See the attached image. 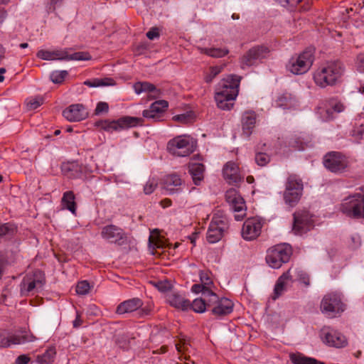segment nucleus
<instances>
[{
	"label": "nucleus",
	"instance_id": "obj_5",
	"mask_svg": "<svg viewBox=\"0 0 364 364\" xmlns=\"http://www.w3.org/2000/svg\"><path fill=\"white\" fill-rule=\"evenodd\" d=\"M314 61L313 50L306 49L298 55H293L287 64V69L294 75L306 73Z\"/></svg>",
	"mask_w": 364,
	"mask_h": 364
},
{
	"label": "nucleus",
	"instance_id": "obj_40",
	"mask_svg": "<svg viewBox=\"0 0 364 364\" xmlns=\"http://www.w3.org/2000/svg\"><path fill=\"white\" fill-rule=\"evenodd\" d=\"M55 350L53 348L47 349L44 353L37 356V362L39 364H51L53 362Z\"/></svg>",
	"mask_w": 364,
	"mask_h": 364
},
{
	"label": "nucleus",
	"instance_id": "obj_59",
	"mask_svg": "<svg viewBox=\"0 0 364 364\" xmlns=\"http://www.w3.org/2000/svg\"><path fill=\"white\" fill-rule=\"evenodd\" d=\"M160 36L159 29L156 27L151 28L147 33H146V37L149 40H154L156 38H159Z\"/></svg>",
	"mask_w": 364,
	"mask_h": 364
},
{
	"label": "nucleus",
	"instance_id": "obj_16",
	"mask_svg": "<svg viewBox=\"0 0 364 364\" xmlns=\"http://www.w3.org/2000/svg\"><path fill=\"white\" fill-rule=\"evenodd\" d=\"M226 201L229 203L231 208L236 213L235 218L236 220H241L245 215L246 205L245 202L241 195L235 188H230L225 193Z\"/></svg>",
	"mask_w": 364,
	"mask_h": 364
},
{
	"label": "nucleus",
	"instance_id": "obj_57",
	"mask_svg": "<svg viewBox=\"0 0 364 364\" xmlns=\"http://www.w3.org/2000/svg\"><path fill=\"white\" fill-rule=\"evenodd\" d=\"M357 69L360 73H364V53H360L357 57Z\"/></svg>",
	"mask_w": 364,
	"mask_h": 364
},
{
	"label": "nucleus",
	"instance_id": "obj_7",
	"mask_svg": "<svg viewBox=\"0 0 364 364\" xmlns=\"http://www.w3.org/2000/svg\"><path fill=\"white\" fill-rule=\"evenodd\" d=\"M352 164L351 159L340 151L328 152L323 157V165L331 172L343 173Z\"/></svg>",
	"mask_w": 364,
	"mask_h": 364
},
{
	"label": "nucleus",
	"instance_id": "obj_36",
	"mask_svg": "<svg viewBox=\"0 0 364 364\" xmlns=\"http://www.w3.org/2000/svg\"><path fill=\"white\" fill-rule=\"evenodd\" d=\"M84 84L90 87H97L114 85L115 81L110 77L95 78L85 81Z\"/></svg>",
	"mask_w": 364,
	"mask_h": 364
},
{
	"label": "nucleus",
	"instance_id": "obj_31",
	"mask_svg": "<svg viewBox=\"0 0 364 364\" xmlns=\"http://www.w3.org/2000/svg\"><path fill=\"white\" fill-rule=\"evenodd\" d=\"M343 109V104L332 99L328 102V105L325 108V110L321 112V114L324 120H331L334 117V113H340Z\"/></svg>",
	"mask_w": 364,
	"mask_h": 364
},
{
	"label": "nucleus",
	"instance_id": "obj_24",
	"mask_svg": "<svg viewBox=\"0 0 364 364\" xmlns=\"http://www.w3.org/2000/svg\"><path fill=\"white\" fill-rule=\"evenodd\" d=\"M291 269H289L278 278L272 296L273 300H276L282 296L284 292L287 291V288L293 283L294 279L291 274Z\"/></svg>",
	"mask_w": 364,
	"mask_h": 364
},
{
	"label": "nucleus",
	"instance_id": "obj_61",
	"mask_svg": "<svg viewBox=\"0 0 364 364\" xmlns=\"http://www.w3.org/2000/svg\"><path fill=\"white\" fill-rule=\"evenodd\" d=\"M62 0H50L47 4V10L48 12H53L55 10L56 6L60 5Z\"/></svg>",
	"mask_w": 364,
	"mask_h": 364
},
{
	"label": "nucleus",
	"instance_id": "obj_54",
	"mask_svg": "<svg viewBox=\"0 0 364 364\" xmlns=\"http://www.w3.org/2000/svg\"><path fill=\"white\" fill-rule=\"evenodd\" d=\"M53 50H40L38 51L36 55L38 58L45 60H53Z\"/></svg>",
	"mask_w": 364,
	"mask_h": 364
},
{
	"label": "nucleus",
	"instance_id": "obj_46",
	"mask_svg": "<svg viewBox=\"0 0 364 364\" xmlns=\"http://www.w3.org/2000/svg\"><path fill=\"white\" fill-rule=\"evenodd\" d=\"M68 61L69 60H88L91 59V55L87 52H75L72 54L70 51L68 53Z\"/></svg>",
	"mask_w": 364,
	"mask_h": 364
},
{
	"label": "nucleus",
	"instance_id": "obj_10",
	"mask_svg": "<svg viewBox=\"0 0 364 364\" xmlns=\"http://www.w3.org/2000/svg\"><path fill=\"white\" fill-rule=\"evenodd\" d=\"M229 228L228 218L222 215L215 214L210 223L206 239L209 243L213 244L220 241Z\"/></svg>",
	"mask_w": 364,
	"mask_h": 364
},
{
	"label": "nucleus",
	"instance_id": "obj_39",
	"mask_svg": "<svg viewBox=\"0 0 364 364\" xmlns=\"http://www.w3.org/2000/svg\"><path fill=\"white\" fill-rule=\"evenodd\" d=\"M295 102L296 100L291 95L286 93L278 97L276 100V105L277 107L284 109H289L294 105Z\"/></svg>",
	"mask_w": 364,
	"mask_h": 364
},
{
	"label": "nucleus",
	"instance_id": "obj_58",
	"mask_svg": "<svg viewBox=\"0 0 364 364\" xmlns=\"http://www.w3.org/2000/svg\"><path fill=\"white\" fill-rule=\"evenodd\" d=\"M302 0H279L283 6L296 7Z\"/></svg>",
	"mask_w": 364,
	"mask_h": 364
},
{
	"label": "nucleus",
	"instance_id": "obj_26",
	"mask_svg": "<svg viewBox=\"0 0 364 364\" xmlns=\"http://www.w3.org/2000/svg\"><path fill=\"white\" fill-rule=\"evenodd\" d=\"M166 300L171 306L182 311H186L191 307V301L174 290L166 293Z\"/></svg>",
	"mask_w": 364,
	"mask_h": 364
},
{
	"label": "nucleus",
	"instance_id": "obj_28",
	"mask_svg": "<svg viewBox=\"0 0 364 364\" xmlns=\"http://www.w3.org/2000/svg\"><path fill=\"white\" fill-rule=\"evenodd\" d=\"M144 303L139 298H132L121 302L116 309V314L122 315L129 314L139 309Z\"/></svg>",
	"mask_w": 364,
	"mask_h": 364
},
{
	"label": "nucleus",
	"instance_id": "obj_64",
	"mask_svg": "<svg viewBox=\"0 0 364 364\" xmlns=\"http://www.w3.org/2000/svg\"><path fill=\"white\" fill-rule=\"evenodd\" d=\"M151 307H149V306H145V307H141L140 308V311L139 312L140 316H147V315H149L151 314Z\"/></svg>",
	"mask_w": 364,
	"mask_h": 364
},
{
	"label": "nucleus",
	"instance_id": "obj_55",
	"mask_svg": "<svg viewBox=\"0 0 364 364\" xmlns=\"http://www.w3.org/2000/svg\"><path fill=\"white\" fill-rule=\"evenodd\" d=\"M157 186V183L154 180H149L144 186V191L145 194L152 193Z\"/></svg>",
	"mask_w": 364,
	"mask_h": 364
},
{
	"label": "nucleus",
	"instance_id": "obj_27",
	"mask_svg": "<svg viewBox=\"0 0 364 364\" xmlns=\"http://www.w3.org/2000/svg\"><path fill=\"white\" fill-rule=\"evenodd\" d=\"M257 119V114L254 111H245L241 118L242 135L249 138L253 132Z\"/></svg>",
	"mask_w": 364,
	"mask_h": 364
},
{
	"label": "nucleus",
	"instance_id": "obj_15",
	"mask_svg": "<svg viewBox=\"0 0 364 364\" xmlns=\"http://www.w3.org/2000/svg\"><path fill=\"white\" fill-rule=\"evenodd\" d=\"M270 49L265 46H257L250 49L241 58V66H252L269 57Z\"/></svg>",
	"mask_w": 364,
	"mask_h": 364
},
{
	"label": "nucleus",
	"instance_id": "obj_32",
	"mask_svg": "<svg viewBox=\"0 0 364 364\" xmlns=\"http://www.w3.org/2000/svg\"><path fill=\"white\" fill-rule=\"evenodd\" d=\"M205 166L200 163H191L188 165V172L195 185H200L204 178Z\"/></svg>",
	"mask_w": 364,
	"mask_h": 364
},
{
	"label": "nucleus",
	"instance_id": "obj_19",
	"mask_svg": "<svg viewBox=\"0 0 364 364\" xmlns=\"http://www.w3.org/2000/svg\"><path fill=\"white\" fill-rule=\"evenodd\" d=\"M320 336L323 343L329 346L343 348L347 345L346 336L330 326H323L321 330Z\"/></svg>",
	"mask_w": 364,
	"mask_h": 364
},
{
	"label": "nucleus",
	"instance_id": "obj_17",
	"mask_svg": "<svg viewBox=\"0 0 364 364\" xmlns=\"http://www.w3.org/2000/svg\"><path fill=\"white\" fill-rule=\"evenodd\" d=\"M101 237L108 242L118 245H123L127 241V235L125 231L112 224L105 225L102 228Z\"/></svg>",
	"mask_w": 364,
	"mask_h": 364
},
{
	"label": "nucleus",
	"instance_id": "obj_42",
	"mask_svg": "<svg viewBox=\"0 0 364 364\" xmlns=\"http://www.w3.org/2000/svg\"><path fill=\"white\" fill-rule=\"evenodd\" d=\"M16 231V226L11 223L0 224V238L4 236H12Z\"/></svg>",
	"mask_w": 364,
	"mask_h": 364
},
{
	"label": "nucleus",
	"instance_id": "obj_20",
	"mask_svg": "<svg viewBox=\"0 0 364 364\" xmlns=\"http://www.w3.org/2000/svg\"><path fill=\"white\" fill-rule=\"evenodd\" d=\"M264 220L257 217L247 219L242 228V236L245 240H253L261 233Z\"/></svg>",
	"mask_w": 364,
	"mask_h": 364
},
{
	"label": "nucleus",
	"instance_id": "obj_18",
	"mask_svg": "<svg viewBox=\"0 0 364 364\" xmlns=\"http://www.w3.org/2000/svg\"><path fill=\"white\" fill-rule=\"evenodd\" d=\"M292 230L296 235H301L309 231L314 225L312 215L306 210L297 211L294 213Z\"/></svg>",
	"mask_w": 364,
	"mask_h": 364
},
{
	"label": "nucleus",
	"instance_id": "obj_9",
	"mask_svg": "<svg viewBox=\"0 0 364 364\" xmlns=\"http://www.w3.org/2000/svg\"><path fill=\"white\" fill-rule=\"evenodd\" d=\"M320 309L327 317L334 318L345 311L346 305L342 301L341 294L331 292L322 299Z\"/></svg>",
	"mask_w": 364,
	"mask_h": 364
},
{
	"label": "nucleus",
	"instance_id": "obj_37",
	"mask_svg": "<svg viewBox=\"0 0 364 364\" xmlns=\"http://www.w3.org/2000/svg\"><path fill=\"white\" fill-rule=\"evenodd\" d=\"M290 359L294 364H324L314 358L306 357L301 353L291 354Z\"/></svg>",
	"mask_w": 364,
	"mask_h": 364
},
{
	"label": "nucleus",
	"instance_id": "obj_47",
	"mask_svg": "<svg viewBox=\"0 0 364 364\" xmlns=\"http://www.w3.org/2000/svg\"><path fill=\"white\" fill-rule=\"evenodd\" d=\"M295 277L296 279L302 284L305 285V287H309L310 285V279L309 274L302 269H296L295 270Z\"/></svg>",
	"mask_w": 364,
	"mask_h": 364
},
{
	"label": "nucleus",
	"instance_id": "obj_34",
	"mask_svg": "<svg viewBox=\"0 0 364 364\" xmlns=\"http://www.w3.org/2000/svg\"><path fill=\"white\" fill-rule=\"evenodd\" d=\"M134 89L136 94L146 92L153 93L154 97H157L159 95V91L156 89L154 85L148 82H138L134 85Z\"/></svg>",
	"mask_w": 364,
	"mask_h": 364
},
{
	"label": "nucleus",
	"instance_id": "obj_45",
	"mask_svg": "<svg viewBox=\"0 0 364 364\" xmlns=\"http://www.w3.org/2000/svg\"><path fill=\"white\" fill-rule=\"evenodd\" d=\"M68 74L66 70H55L50 73V78L53 82L60 84L64 81Z\"/></svg>",
	"mask_w": 364,
	"mask_h": 364
},
{
	"label": "nucleus",
	"instance_id": "obj_35",
	"mask_svg": "<svg viewBox=\"0 0 364 364\" xmlns=\"http://www.w3.org/2000/svg\"><path fill=\"white\" fill-rule=\"evenodd\" d=\"M75 195L73 191H69L63 193L62 198V205L66 209L70 210L73 214H75L76 212V203L75 202Z\"/></svg>",
	"mask_w": 364,
	"mask_h": 364
},
{
	"label": "nucleus",
	"instance_id": "obj_49",
	"mask_svg": "<svg viewBox=\"0 0 364 364\" xmlns=\"http://www.w3.org/2000/svg\"><path fill=\"white\" fill-rule=\"evenodd\" d=\"M71 50V48H65L53 50V59L58 60H66L68 61V53Z\"/></svg>",
	"mask_w": 364,
	"mask_h": 364
},
{
	"label": "nucleus",
	"instance_id": "obj_6",
	"mask_svg": "<svg viewBox=\"0 0 364 364\" xmlns=\"http://www.w3.org/2000/svg\"><path fill=\"white\" fill-rule=\"evenodd\" d=\"M196 147V141L188 135L177 136L167 144L168 152L176 156L185 157L192 154Z\"/></svg>",
	"mask_w": 364,
	"mask_h": 364
},
{
	"label": "nucleus",
	"instance_id": "obj_21",
	"mask_svg": "<svg viewBox=\"0 0 364 364\" xmlns=\"http://www.w3.org/2000/svg\"><path fill=\"white\" fill-rule=\"evenodd\" d=\"M199 277L200 284H193L191 287V291L196 294L202 293V295L205 298L214 294L215 287L210 277V274L208 272L200 271Z\"/></svg>",
	"mask_w": 364,
	"mask_h": 364
},
{
	"label": "nucleus",
	"instance_id": "obj_43",
	"mask_svg": "<svg viewBox=\"0 0 364 364\" xmlns=\"http://www.w3.org/2000/svg\"><path fill=\"white\" fill-rule=\"evenodd\" d=\"M168 106V103L167 101L157 100L150 105V112H151L154 111L159 114L162 117L163 114L166 110Z\"/></svg>",
	"mask_w": 364,
	"mask_h": 364
},
{
	"label": "nucleus",
	"instance_id": "obj_52",
	"mask_svg": "<svg viewBox=\"0 0 364 364\" xmlns=\"http://www.w3.org/2000/svg\"><path fill=\"white\" fill-rule=\"evenodd\" d=\"M109 111V105L105 102H99L97 104L96 108L94 111L95 115H100L103 113H107Z\"/></svg>",
	"mask_w": 364,
	"mask_h": 364
},
{
	"label": "nucleus",
	"instance_id": "obj_2",
	"mask_svg": "<svg viewBox=\"0 0 364 364\" xmlns=\"http://www.w3.org/2000/svg\"><path fill=\"white\" fill-rule=\"evenodd\" d=\"M343 73L344 67L340 61H328L314 71L313 80L320 88L332 87L339 82Z\"/></svg>",
	"mask_w": 364,
	"mask_h": 364
},
{
	"label": "nucleus",
	"instance_id": "obj_25",
	"mask_svg": "<svg viewBox=\"0 0 364 364\" xmlns=\"http://www.w3.org/2000/svg\"><path fill=\"white\" fill-rule=\"evenodd\" d=\"M225 179L231 184H237L242 180L238 165L233 161L227 162L223 168Z\"/></svg>",
	"mask_w": 364,
	"mask_h": 364
},
{
	"label": "nucleus",
	"instance_id": "obj_50",
	"mask_svg": "<svg viewBox=\"0 0 364 364\" xmlns=\"http://www.w3.org/2000/svg\"><path fill=\"white\" fill-rule=\"evenodd\" d=\"M255 160L258 166H264L270 161V156L266 153L259 152L256 154Z\"/></svg>",
	"mask_w": 364,
	"mask_h": 364
},
{
	"label": "nucleus",
	"instance_id": "obj_56",
	"mask_svg": "<svg viewBox=\"0 0 364 364\" xmlns=\"http://www.w3.org/2000/svg\"><path fill=\"white\" fill-rule=\"evenodd\" d=\"M156 287L160 291L166 292L171 289V284L168 281H160L156 284Z\"/></svg>",
	"mask_w": 364,
	"mask_h": 364
},
{
	"label": "nucleus",
	"instance_id": "obj_33",
	"mask_svg": "<svg viewBox=\"0 0 364 364\" xmlns=\"http://www.w3.org/2000/svg\"><path fill=\"white\" fill-rule=\"evenodd\" d=\"M309 141L305 139L304 134H294L289 139V145L295 150L301 151L309 146Z\"/></svg>",
	"mask_w": 364,
	"mask_h": 364
},
{
	"label": "nucleus",
	"instance_id": "obj_1",
	"mask_svg": "<svg viewBox=\"0 0 364 364\" xmlns=\"http://www.w3.org/2000/svg\"><path fill=\"white\" fill-rule=\"evenodd\" d=\"M241 77L230 75L220 80L215 91V100L218 108L230 110L233 107V101L239 92Z\"/></svg>",
	"mask_w": 364,
	"mask_h": 364
},
{
	"label": "nucleus",
	"instance_id": "obj_3",
	"mask_svg": "<svg viewBox=\"0 0 364 364\" xmlns=\"http://www.w3.org/2000/svg\"><path fill=\"white\" fill-rule=\"evenodd\" d=\"M341 210L348 217L364 218V186L343 200Z\"/></svg>",
	"mask_w": 364,
	"mask_h": 364
},
{
	"label": "nucleus",
	"instance_id": "obj_62",
	"mask_svg": "<svg viewBox=\"0 0 364 364\" xmlns=\"http://www.w3.org/2000/svg\"><path fill=\"white\" fill-rule=\"evenodd\" d=\"M30 361V358L26 355H21L16 359V364H27Z\"/></svg>",
	"mask_w": 364,
	"mask_h": 364
},
{
	"label": "nucleus",
	"instance_id": "obj_38",
	"mask_svg": "<svg viewBox=\"0 0 364 364\" xmlns=\"http://www.w3.org/2000/svg\"><path fill=\"white\" fill-rule=\"evenodd\" d=\"M208 297L203 296V298L195 299L192 303H191V307L189 309H192L196 313H203L206 309L208 308Z\"/></svg>",
	"mask_w": 364,
	"mask_h": 364
},
{
	"label": "nucleus",
	"instance_id": "obj_53",
	"mask_svg": "<svg viewBox=\"0 0 364 364\" xmlns=\"http://www.w3.org/2000/svg\"><path fill=\"white\" fill-rule=\"evenodd\" d=\"M142 115L144 117L152 119L154 122H158L161 120V118L162 117L159 114L155 112H150V107L148 109H145L142 112Z\"/></svg>",
	"mask_w": 364,
	"mask_h": 364
},
{
	"label": "nucleus",
	"instance_id": "obj_51",
	"mask_svg": "<svg viewBox=\"0 0 364 364\" xmlns=\"http://www.w3.org/2000/svg\"><path fill=\"white\" fill-rule=\"evenodd\" d=\"M43 98L40 97L28 99L26 103L27 107L29 109H36L43 104Z\"/></svg>",
	"mask_w": 364,
	"mask_h": 364
},
{
	"label": "nucleus",
	"instance_id": "obj_48",
	"mask_svg": "<svg viewBox=\"0 0 364 364\" xmlns=\"http://www.w3.org/2000/svg\"><path fill=\"white\" fill-rule=\"evenodd\" d=\"M90 290V283L86 280L79 282L76 286V292L80 295H85L89 293Z\"/></svg>",
	"mask_w": 364,
	"mask_h": 364
},
{
	"label": "nucleus",
	"instance_id": "obj_29",
	"mask_svg": "<svg viewBox=\"0 0 364 364\" xmlns=\"http://www.w3.org/2000/svg\"><path fill=\"white\" fill-rule=\"evenodd\" d=\"M18 252L17 247L0 251V279L2 278L6 267L14 263Z\"/></svg>",
	"mask_w": 364,
	"mask_h": 364
},
{
	"label": "nucleus",
	"instance_id": "obj_63",
	"mask_svg": "<svg viewBox=\"0 0 364 364\" xmlns=\"http://www.w3.org/2000/svg\"><path fill=\"white\" fill-rule=\"evenodd\" d=\"M82 324V320L80 317V314L77 311L76 318L73 322L74 328H78Z\"/></svg>",
	"mask_w": 364,
	"mask_h": 364
},
{
	"label": "nucleus",
	"instance_id": "obj_60",
	"mask_svg": "<svg viewBox=\"0 0 364 364\" xmlns=\"http://www.w3.org/2000/svg\"><path fill=\"white\" fill-rule=\"evenodd\" d=\"M364 134V124H361L359 127L355 128L352 132V135L357 139H360Z\"/></svg>",
	"mask_w": 364,
	"mask_h": 364
},
{
	"label": "nucleus",
	"instance_id": "obj_4",
	"mask_svg": "<svg viewBox=\"0 0 364 364\" xmlns=\"http://www.w3.org/2000/svg\"><path fill=\"white\" fill-rule=\"evenodd\" d=\"M37 338L26 328H21L15 332L0 330V348H10L13 346L23 345L34 342Z\"/></svg>",
	"mask_w": 364,
	"mask_h": 364
},
{
	"label": "nucleus",
	"instance_id": "obj_14",
	"mask_svg": "<svg viewBox=\"0 0 364 364\" xmlns=\"http://www.w3.org/2000/svg\"><path fill=\"white\" fill-rule=\"evenodd\" d=\"M208 308L212 314L216 316H223L230 314L233 311L234 304L232 300L226 298H220L215 293L208 297Z\"/></svg>",
	"mask_w": 364,
	"mask_h": 364
},
{
	"label": "nucleus",
	"instance_id": "obj_23",
	"mask_svg": "<svg viewBox=\"0 0 364 364\" xmlns=\"http://www.w3.org/2000/svg\"><path fill=\"white\" fill-rule=\"evenodd\" d=\"M63 115L70 122H80L87 117L88 112L82 105L75 104L65 109Z\"/></svg>",
	"mask_w": 364,
	"mask_h": 364
},
{
	"label": "nucleus",
	"instance_id": "obj_8",
	"mask_svg": "<svg viewBox=\"0 0 364 364\" xmlns=\"http://www.w3.org/2000/svg\"><path fill=\"white\" fill-rule=\"evenodd\" d=\"M292 255L291 247L288 244H279L269 248L267 252L266 262L269 267L279 269L289 262Z\"/></svg>",
	"mask_w": 364,
	"mask_h": 364
},
{
	"label": "nucleus",
	"instance_id": "obj_44",
	"mask_svg": "<svg viewBox=\"0 0 364 364\" xmlns=\"http://www.w3.org/2000/svg\"><path fill=\"white\" fill-rule=\"evenodd\" d=\"M223 69V66H213L210 67L208 73H207L205 75L204 80L205 82L210 83L213 79L222 72Z\"/></svg>",
	"mask_w": 364,
	"mask_h": 364
},
{
	"label": "nucleus",
	"instance_id": "obj_41",
	"mask_svg": "<svg viewBox=\"0 0 364 364\" xmlns=\"http://www.w3.org/2000/svg\"><path fill=\"white\" fill-rule=\"evenodd\" d=\"M203 52L213 58H222L229 53V50L226 48H205L203 49Z\"/></svg>",
	"mask_w": 364,
	"mask_h": 364
},
{
	"label": "nucleus",
	"instance_id": "obj_11",
	"mask_svg": "<svg viewBox=\"0 0 364 364\" xmlns=\"http://www.w3.org/2000/svg\"><path fill=\"white\" fill-rule=\"evenodd\" d=\"M303 191L302 181L296 176L291 175L287 178L284 192V200L287 205L294 207L300 200Z\"/></svg>",
	"mask_w": 364,
	"mask_h": 364
},
{
	"label": "nucleus",
	"instance_id": "obj_12",
	"mask_svg": "<svg viewBox=\"0 0 364 364\" xmlns=\"http://www.w3.org/2000/svg\"><path fill=\"white\" fill-rule=\"evenodd\" d=\"M142 122L141 118L126 116L117 120H100L96 122V126L107 132H112L136 127L141 124Z\"/></svg>",
	"mask_w": 364,
	"mask_h": 364
},
{
	"label": "nucleus",
	"instance_id": "obj_13",
	"mask_svg": "<svg viewBox=\"0 0 364 364\" xmlns=\"http://www.w3.org/2000/svg\"><path fill=\"white\" fill-rule=\"evenodd\" d=\"M44 284V274L41 271L36 270L33 274H28L23 277L20 284L21 294L22 296L33 294L41 289Z\"/></svg>",
	"mask_w": 364,
	"mask_h": 364
},
{
	"label": "nucleus",
	"instance_id": "obj_22",
	"mask_svg": "<svg viewBox=\"0 0 364 364\" xmlns=\"http://www.w3.org/2000/svg\"><path fill=\"white\" fill-rule=\"evenodd\" d=\"M63 172L65 176L72 179L80 178L85 180L88 177L87 167L77 162L64 164L63 166Z\"/></svg>",
	"mask_w": 364,
	"mask_h": 364
},
{
	"label": "nucleus",
	"instance_id": "obj_30",
	"mask_svg": "<svg viewBox=\"0 0 364 364\" xmlns=\"http://www.w3.org/2000/svg\"><path fill=\"white\" fill-rule=\"evenodd\" d=\"M182 180L177 174L172 173L167 175L164 178L165 188L170 194L178 193L182 190Z\"/></svg>",
	"mask_w": 364,
	"mask_h": 364
}]
</instances>
